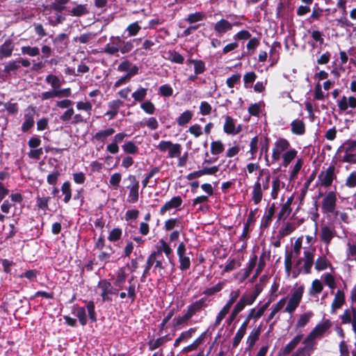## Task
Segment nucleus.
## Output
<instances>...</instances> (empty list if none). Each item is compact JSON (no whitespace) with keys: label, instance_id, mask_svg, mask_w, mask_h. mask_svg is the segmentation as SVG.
<instances>
[{"label":"nucleus","instance_id":"nucleus-1","mask_svg":"<svg viewBox=\"0 0 356 356\" xmlns=\"http://www.w3.org/2000/svg\"><path fill=\"white\" fill-rule=\"evenodd\" d=\"M129 47L124 35H112L109 38V42L104 46L103 51L110 56L118 55V53L125 55L130 53Z\"/></svg>","mask_w":356,"mask_h":356},{"label":"nucleus","instance_id":"nucleus-2","mask_svg":"<svg viewBox=\"0 0 356 356\" xmlns=\"http://www.w3.org/2000/svg\"><path fill=\"white\" fill-rule=\"evenodd\" d=\"M86 312L91 323L97 321V314L95 312V305L92 300L88 301L85 307H80L77 304L72 307V314L78 318L79 323L85 326L88 323Z\"/></svg>","mask_w":356,"mask_h":356},{"label":"nucleus","instance_id":"nucleus-3","mask_svg":"<svg viewBox=\"0 0 356 356\" xmlns=\"http://www.w3.org/2000/svg\"><path fill=\"white\" fill-rule=\"evenodd\" d=\"M240 295V291H232L229 293V299L227 302V303L224 305V307L222 308V309L218 313L215 322L213 323V326L215 327H218L222 319L225 317V316L228 314L229 312L232 305L235 302L236 299L238 298Z\"/></svg>","mask_w":356,"mask_h":356},{"label":"nucleus","instance_id":"nucleus-4","mask_svg":"<svg viewBox=\"0 0 356 356\" xmlns=\"http://www.w3.org/2000/svg\"><path fill=\"white\" fill-rule=\"evenodd\" d=\"M330 326L331 323L328 319L324 320L323 322L317 324L304 339L303 343H310L313 342L316 338L322 336Z\"/></svg>","mask_w":356,"mask_h":356},{"label":"nucleus","instance_id":"nucleus-5","mask_svg":"<svg viewBox=\"0 0 356 356\" xmlns=\"http://www.w3.org/2000/svg\"><path fill=\"white\" fill-rule=\"evenodd\" d=\"M303 292L304 287L302 286H300L294 290L288 301L286 307L284 309V312L291 314L296 310L301 301Z\"/></svg>","mask_w":356,"mask_h":356},{"label":"nucleus","instance_id":"nucleus-6","mask_svg":"<svg viewBox=\"0 0 356 356\" xmlns=\"http://www.w3.org/2000/svg\"><path fill=\"white\" fill-rule=\"evenodd\" d=\"M336 178L335 166L330 165L325 170L319 173L318 181L321 186L327 188L332 185L333 180Z\"/></svg>","mask_w":356,"mask_h":356},{"label":"nucleus","instance_id":"nucleus-7","mask_svg":"<svg viewBox=\"0 0 356 356\" xmlns=\"http://www.w3.org/2000/svg\"><path fill=\"white\" fill-rule=\"evenodd\" d=\"M290 147L289 142L282 138H278L274 143V146L272 150V163L278 161L282 153L286 152Z\"/></svg>","mask_w":356,"mask_h":356},{"label":"nucleus","instance_id":"nucleus-8","mask_svg":"<svg viewBox=\"0 0 356 356\" xmlns=\"http://www.w3.org/2000/svg\"><path fill=\"white\" fill-rule=\"evenodd\" d=\"M336 193L334 191L328 192L322 200V212L323 213H333L336 209Z\"/></svg>","mask_w":356,"mask_h":356},{"label":"nucleus","instance_id":"nucleus-9","mask_svg":"<svg viewBox=\"0 0 356 356\" xmlns=\"http://www.w3.org/2000/svg\"><path fill=\"white\" fill-rule=\"evenodd\" d=\"M163 253L165 254L169 263L171 264L172 270L174 266V263L172 261L173 256L172 250L168 243H167L163 239H161L156 246V250L153 251L151 254L160 257H163Z\"/></svg>","mask_w":356,"mask_h":356},{"label":"nucleus","instance_id":"nucleus-10","mask_svg":"<svg viewBox=\"0 0 356 356\" xmlns=\"http://www.w3.org/2000/svg\"><path fill=\"white\" fill-rule=\"evenodd\" d=\"M99 289H101V297L103 302H111L112 298L110 295L113 294V286L110 282L107 280H101L97 284Z\"/></svg>","mask_w":356,"mask_h":356},{"label":"nucleus","instance_id":"nucleus-11","mask_svg":"<svg viewBox=\"0 0 356 356\" xmlns=\"http://www.w3.org/2000/svg\"><path fill=\"white\" fill-rule=\"evenodd\" d=\"M129 286L125 288L127 293L122 291L119 293L121 299H124L127 297L130 299L131 302H134L136 298L137 286L136 283L134 282V277L131 276L128 280Z\"/></svg>","mask_w":356,"mask_h":356},{"label":"nucleus","instance_id":"nucleus-12","mask_svg":"<svg viewBox=\"0 0 356 356\" xmlns=\"http://www.w3.org/2000/svg\"><path fill=\"white\" fill-rule=\"evenodd\" d=\"M210 300L207 297H202L187 307V312L193 317L197 312L209 306Z\"/></svg>","mask_w":356,"mask_h":356},{"label":"nucleus","instance_id":"nucleus-13","mask_svg":"<svg viewBox=\"0 0 356 356\" xmlns=\"http://www.w3.org/2000/svg\"><path fill=\"white\" fill-rule=\"evenodd\" d=\"M213 28L216 35L218 37H221L232 30V24H231V22L228 20L222 18L213 24Z\"/></svg>","mask_w":356,"mask_h":356},{"label":"nucleus","instance_id":"nucleus-14","mask_svg":"<svg viewBox=\"0 0 356 356\" xmlns=\"http://www.w3.org/2000/svg\"><path fill=\"white\" fill-rule=\"evenodd\" d=\"M117 70L121 72H127L126 75L133 77L138 74L139 68L129 60H124L118 65Z\"/></svg>","mask_w":356,"mask_h":356},{"label":"nucleus","instance_id":"nucleus-15","mask_svg":"<svg viewBox=\"0 0 356 356\" xmlns=\"http://www.w3.org/2000/svg\"><path fill=\"white\" fill-rule=\"evenodd\" d=\"M251 319H252V315H251V314H248V316H246L245 321L243 322L241 327L237 330V332L233 339V341H232V347L233 348H236L239 345L241 339H243V337H244V335L245 334L247 327H248Z\"/></svg>","mask_w":356,"mask_h":356},{"label":"nucleus","instance_id":"nucleus-16","mask_svg":"<svg viewBox=\"0 0 356 356\" xmlns=\"http://www.w3.org/2000/svg\"><path fill=\"white\" fill-rule=\"evenodd\" d=\"M223 131L227 134L235 136L241 131V128L240 125L236 127L234 120L231 116L226 115Z\"/></svg>","mask_w":356,"mask_h":356},{"label":"nucleus","instance_id":"nucleus-17","mask_svg":"<svg viewBox=\"0 0 356 356\" xmlns=\"http://www.w3.org/2000/svg\"><path fill=\"white\" fill-rule=\"evenodd\" d=\"M34 115L35 111L33 108L26 111L24 115V122L21 127V129L24 133L27 132L34 126Z\"/></svg>","mask_w":356,"mask_h":356},{"label":"nucleus","instance_id":"nucleus-18","mask_svg":"<svg viewBox=\"0 0 356 356\" xmlns=\"http://www.w3.org/2000/svg\"><path fill=\"white\" fill-rule=\"evenodd\" d=\"M75 5L71 9H67V13L69 15L72 17H81L89 13V7L88 4H76L75 2L72 3Z\"/></svg>","mask_w":356,"mask_h":356},{"label":"nucleus","instance_id":"nucleus-19","mask_svg":"<svg viewBox=\"0 0 356 356\" xmlns=\"http://www.w3.org/2000/svg\"><path fill=\"white\" fill-rule=\"evenodd\" d=\"M154 258V271H158L159 275L161 277L163 278L166 276L167 272H166V266L167 263L165 261V259L163 257H160L156 255H153Z\"/></svg>","mask_w":356,"mask_h":356},{"label":"nucleus","instance_id":"nucleus-20","mask_svg":"<svg viewBox=\"0 0 356 356\" xmlns=\"http://www.w3.org/2000/svg\"><path fill=\"white\" fill-rule=\"evenodd\" d=\"M130 179L136 183H134V185H129L127 186L129 191L127 201L131 203H136L138 200L139 196V181L133 177Z\"/></svg>","mask_w":356,"mask_h":356},{"label":"nucleus","instance_id":"nucleus-21","mask_svg":"<svg viewBox=\"0 0 356 356\" xmlns=\"http://www.w3.org/2000/svg\"><path fill=\"white\" fill-rule=\"evenodd\" d=\"M182 204V199L180 196H175L170 201H168L161 208L160 213L164 214L165 212L179 207Z\"/></svg>","mask_w":356,"mask_h":356},{"label":"nucleus","instance_id":"nucleus-22","mask_svg":"<svg viewBox=\"0 0 356 356\" xmlns=\"http://www.w3.org/2000/svg\"><path fill=\"white\" fill-rule=\"evenodd\" d=\"M14 43L12 40L7 39L0 46V59L10 57L14 50Z\"/></svg>","mask_w":356,"mask_h":356},{"label":"nucleus","instance_id":"nucleus-23","mask_svg":"<svg viewBox=\"0 0 356 356\" xmlns=\"http://www.w3.org/2000/svg\"><path fill=\"white\" fill-rule=\"evenodd\" d=\"M335 231L328 226H323L321 229L320 238L322 242L327 246L334 236Z\"/></svg>","mask_w":356,"mask_h":356},{"label":"nucleus","instance_id":"nucleus-24","mask_svg":"<svg viewBox=\"0 0 356 356\" xmlns=\"http://www.w3.org/2000/svg\"><path fill=\"white\" fill-rule=\"evenodd\" d=\"M141 29L142 27L139 24V22L136 21L129 24L122 35H124L125 38L128 39L129 38L136 36Z\"/></svg>","mask_w":356,"mask_h":356},{"label":"nucleus","instance_id":"nucleus-25","mask_svg":"<svg viewBox=\"0 0 356 356\" xmlns=\"http://www.w3.org/2000/svg\"><path fill=\"white\" fill-rule=\"evenodd\" d=\"M127 274L123 268H120L116 273V278L113 282L114 286L116 287V291H120L124 287V283Z\"/></svg>","mask_w":356,"mask_h":356},{"label":"nucleus","instance_id":"nucleus-26","mask_svg":"<svg viewBox=\"0 0 356 356\" xmlns=\"http://www.w3.org/2000/svg\"><path fill=\"white\" fill-rule=\"evenodd\" d=\"M163 58L173 63L183 64L184 57L175 50H169L165 53Z\"/></svg>","mask_w":356,"mask_h":356},{"label":"nucleus","instance_id":"nucleus-27","mask_svg":"<svg viewBox=\"0 0 356 356\" xmlns=\"http://www.w3.org/2000/svg\"><path fill=\"white\" fill-rule=\"evenodd\" d=\"M261 188V184L259 181V177L258 180L254 183L252 191V199L254 204H258L262 200L263 193Z\"/></svg>","mask_w":356,"mask_h":356},{"label":"nucleus","instance_id":"nucleus-28","mask_svg":"<svg viewBox=\"0 0 356 356\" xmlns=\"http://www.w3.org/2000/svg\"><path fill=\"white\" fill-rule=\"evenodd\" d=\"M302 334L296 335L289 343H288L282 349V355L286 356L289 355L299 344L302 339Z\"/></svg>","mask_w":356,"mask_h":356},{"label":"nucleus","instance_id":"nucleus-29","mask_svg":"<svg viewBox=\"0 0 356 356\" xmlns=\"http://www.w3.org/2000/svg\"><path fill=\"white\" fill-rule=\"evenodd\" d=\"M123 105V102L120 99L113 100L108 103L109 110L105 113L109 116V119H113L118 114L120 107Z\"/></svg>","mask_w":356,"mask_h":356},{"label":"nucleus","instance_id":"nucleus-30","mask_svg":"<svg viewBox=\"0 0 356 356\" xmlns=\"http://www.w3.org/2000/svg\"><path fill=\"white\" fill-rule=\"evenodd\" d=\"M171 338L168 335H165L161 337H159L156 340H149L147 342V345L149 346V350L153 351L160 346H163L168 341H170Z\"/></svg>","mask_w":356,"mask_h":356},{"label":"nucleus","instance_id":"nucleus-31","mask_svg":"<svg viewBox=\"0 0 356 356\" xmlns=\"http://www.w3.org/2000/svg\"><path fill=\"white\" fill-rule=\"evenodd\" d=\"M67 35L65 33H60L53 39V43L58 52H62L67 47L66 40Z\"/></svg>","mask_w":356,"mask_h":356},{"label":"nucleus","instance_id":"nucleus-32","mask_svg":"<svg viewBox=\"0 0 356 356\" xmlns=\"http://www.w3.org/2000/svg\"><path fill=\"white\" fill-rule=\"evenodd\" d=\"M115 129L113 128H108L106 129L100 130L97 131L93 136V139L101 142L104 143L106 138L113 135L115 133Z\"/></svg>","mask_w":356,"mask_h":356},{"label":"nucleus","instance_id":"nucleus-33","mask_svg":"<svg viewBox=\"0 0 356 356\" xmlns=\"http://www.w3.org/2000/svg\"><path fill=\"white\" fill-rule=\"evenodd\" d=\"M206 336L207 331L202 333V334L199 337H197L192 343L184 347L182 349V353H189L196 350L197 347L204 342Z\"/></svg>","mask_w":356,"mask_h":356},{"label":"nucleus","instance_id":"nucleus-34","mask_svg":"<svg viewBox=\"0 0 356 356\" xmlns=\"http://www.w3.org/2000/svg\"><path fill=\"white\" fill-rule=\"evenodd\" d=\"M47 19L50 26H56L63 24L66 20V17L62 14V12L55 11V13L49 16Z\"/></svg>","mask_w":356,"mask_h":356},{"label":"nucleus","instance_id":"nucleus-35","mask_svg":"<svg viewBox=\"0 0 356 356\" xmlns=\"http://www.w3.org/2000/svg\"><path fill=\"white\" fill-rule=\"evenodd\" d=\"M345 301L344 293L342 291L338 290L335 293L334 300L332 303V313H334L337 309L340 308Z\"/></svg>","mask_w":356,"mask_h":356},{"label":"nucleus","instance_id":"nucleus-36","mask_svg":"<svg viewBox=\"0 0 356 356\" xmlns=\"http://www.w3.org/2000/svg\"><path fill=\"white\" fill-rule=\"evenodd\" d=\"M187 62L194 66V72L196 74H203L206 70V64L202 60L188 58Z\"/></svg>","mask_w":356,"mask_h":356},{"label":"nucleus","instance_id":"nucleus-37","mask_svg":"<svg viewBox=\"0 0 356 356\" xmlns=\"http://www.w3.org/2000/svg\"><path fill=\"white\" fill-rule=\"evenodd\" d=\"M196 332V327H191L187 331H184L180 334L178 338L176 339L174 343V346L177 347L180 343L188 340L193 334Z\"/></svg>","mask_w":356,"mask_h":356},{"label":"nucleus","instance_id":"nucleus-38","mask_svg":"<svg viewBox=\"0 0 356 356\" xmlns=\"http://www.w3.org/2000/svg\"><path fill=\"white\" fill-rule=\"evenodd\" d=\"M298 152L295 149H287L282 154V165L286 168L296 157Z\"/></svg>","mask_w":356,"mask_h":356},{"label":"nucleus","instance_id":"nucleus-39","mask_svg":"<svg viewBox=\"0 0 356 356\" xmlns=\"http://www.w3.org/2000/svg\"><path fill=\"white\" fill-rule=\"evenodd\" d=\"M122 149L125 154H136L138 152V147L132 140L125 141L122 145Z\"/></svg>","mask_w":356,"mask_h":356},{"label":"nucleus","instance_id":"nucleus-40","mask_svg":"<svg viewBox=\"0 0 356 356\" xmlns=\"http://www.w3.org/2000/svg\"><path fill=\"white\" fill-rule=\"evenodd\" d=\"M291 131L296 135H302L305 132V124L302 120H295L291 124Z\"/></svg>","mask_w":356,"mask_h":356},{"label":"nucleus","instance_id":"nucleus-41","mask_svg":"<svg viewBox=\"0 0 356 356\" xmlns=\"http://www.w3.org/2000/svg\"><path fill=\"white\" fill-rule=\"evenodd\" d=\"M275 213V206L273 204L268 210V211L264 215L261 221V227L264 228L268 227L272 220V218Z\"/></svg>","mask_w":356,"mask_h":356},{"label":"nucleus","instance_id":"nucleus-42","mask_svg":"<svg viewBox=\"0 0 356 356\" xmlns=\"http://www.w3.org/2000/svg\"><path fill=\"white\" fill-rule=\"evenodd\" d=\"M51 197L49 196H42L40 197L39 195L36 197V207L44 211V213H46V211L49 209V202Z\"/></svg>","mask_w":356,"mask_h":356},{"label":"nucleus","instance_id":"nucleus-43","mask_svg":"<svg viewBox=\"0 0 356 356\" xmlns=\"http://www.w3.org/2000/svg\"><path fill=\"white\" fill-rule=\"evenodd\" d=\"M192 118L193 112L186 110L177 118V123L179 126L183 127L188 124L191 120Z\"/></svg>","mask_w":356,"mask_h":356},{"label":"nucleus","instance_id":"nucleus-44","mask_svg":"<svg viewBox=\"0 0 356 356\" xmlns=\"http://www.w3.org/2000/svg\"><path fill=\"white\" fill-rule=\"evenodd\" d=\"M70 1V0H54L51 5V8L54 11H67V7L66 4L69 3Z\"/></svg>","mask_w":356,"mask_h":356},{"label":"nucleus","instance_id":"nucleus-45","mask_svg":"<svg viewBox=\"0 0 356 356\" xmlns=\"http://www.w3.org/2000/svg\"><path fill=\"white\" fill-rule=\"evenodd\" d=\"M147 93V88L139 87L132 93L131 97L134 98L135 102H142L145 99Z\"/></svg>","mask_w":356,"mask_h":356},{"label":"nucleus","instance_id":"nucleus-46","mask_svg":"<svg viewBox=\"0 0 356 356\" xmlns=\"http://www.w3.org/2000/svg\"><path fill=\"white\" fill-rule=\"evenodd\" d=\"M225 286V282H218L217 284L212 287L207 288L205 289L202 294H204L206 296H211L214 294H216L218 292H220Z\"/></svg>","mask_w":356,"mask_h":356},{"label":"nucleus","instance_id":"nucleus-47","mask_svg":"<svg viewBox=\"0 0 356 356\" xmlns=\"http://www.w3.org/2000/svg\"><path fill=\"white\" fill-rule=\"evenodd\" d=\"M307 344V345L305 346L298 348L293 356H310L311 352L313 349L314 343L312 342Z\"/></svg>","mask_w":356,"mask_h":356},{"label":"nucleus","instance_id":"nucleus-48","mask_svg":"<svg viewBox=\"0 0 356 356\" xmlns=\"http://www.w3.org/2000/svg\"><path fill=\"white\" fill-rule=\"evenodd\" d=\"M45 81L54 89H58L62 85L60 79L57 76L51 74L46 76Z\"/></svg>","mask_w":356,"mask_h":356},{"label":"nucleus","instance_id":"nucleus-49","mask_svg":"<svg viewBox=\"0 0 356 356\" xmlns=\"http://www.w3.org/2000/svg\"><path fill=\"white\" fill-rule=\"evenodd\" d=\"M257 262V255H253L248 261V268L244 270L242 276L243 280H245L250 276L253 268L256 266Z\"/></svg>","mask_w":356,"mask_h":356},{"label":"nucleus","instance_id":"nucleus-50","mask_svg":"<svg viewBox=\"0 0 356 356\" xmlns=\"http://www.w3.org/2000/svg\"><path fill=\"white\" fill-rule=\"evenodd\" d=\"M259 336V330H252L246 341V343L248 347L246 348L247 350H250L255 344L256 341L258 340Z\"/></svg>","mask_w":356,"mask_h":356},{"label":"nucleus","instance_id":"nucleus-51","mask_svg":"<svg viewBox=\"0 0 356 356\" xmlns=\"http://www.w3.org/2000/svg\"><path fill=\"white\" fill-rule=\"evenodd\" d=\"M141 109L148 115H154L156 112V107L150 100H146L140 104Z\"/></svg>","mask_w":356,"mask_h":356},{"label":"nucleus","instance_id":"nucleus-52","mask_svg":"<svg viewBox=\"0 0 356 356\" xmlns=\"http://www.w3.org/2000/svg\"><path fill=\"white\" fill-rule=\"evenodd\" d=\"M204 18L205 14L204 13L195 12L194 13L189 14L185 20L190 24H194L197 22L202 21Z\"/></svg>","mask_w":356,"mask_h":356},{"label":"nucleus","instance_id":"nucleus-53","mask_svg":"<svg viewBox=\"0 0 356 356\" xmlns=\"http://www.w3.org/2000/svg\"><path fill=\"white\" fill-rule=\"evenodd\" d=\"M19 68V63L17 60H10L6 63L3 70L7 74H10L12 72H15Z\"/></svg>","mask_w":356,"mask_h":356},{"label":"nucleus","instance_id":"nucleus-54","mask_svg":"<svg viewBox=\"0 0 356 356\" xmlns=\"http://www.w3.org/2000/svg\"><path fill=\"white\" fill-rule=\"evenodd\" d=\"M312 316L313 313L312 312H308L300 315L299 319L296 323V327L298 328L305 327L309 323Z\"/></svg>","mask_w":356,"mask_h":356},{"label":"nucleus","instance_id":"nucleus-55","mask_svg":"<svg viewBox=\"0 0 356 356\" xmlns=\"http://www.w3.org/2000/svg\"><path fill=\"white\" fill-rule=\"evenodd\" d=\"M282 182L278 177H275L273 179L272 181V191H271V197L273 200L277 198L278 193L281 188Z\"/></svg>","mask_w":356,"mask_h":356},{"label":"nucleus","instance_id":"nucleus-56","mask_svg":"<svg viewBox=\"0 0 356 356\" xmlns=\"http://www.w3.org/2000/svg\"><path fill=\"white\" fill-rule=\"evenodd\" d=\"M296 229V226L292 222H286L279 230V234L281 236H286L292 233Z\"/></svg>","mask_w":356,"mask_h":356},{"label":"nucleus","instance_id":"nucleus-57","mask_svg":"<svg viewBox=\"0 0 356 356\" xmlns=\"http://www.w3.org/2000/svg\"><path fill=\"white\" fill-rule=\"evenodd\" d=\"M225 147L220 140L213 141L211 143V153L213 155L221 154L224 151Z\"/></svg>","mask_w":356,"mask_h":356},{"label":"nucleus","instance_id":"nucleus-58","mask_svg":"<svg viewBox=\"0 0 356 356\" xmlns=\"http://www.w3.org/2000/svg\"><path fill=\"white\" fill-rule=\"evenodd\" d=\"M179 262V269L182 271H185L190 268L191 267V259L188 256L186 255H180L178 256Z\"/></svg>","mask_w":356,"mask_h":356},{"label":"nucleus","instance_id":"nucleus-59","mask_svg":"<svg viewBox=\"0 0 356 356\" xmlns=\"http://www.w3.org/2000/svg\"><path fill=\"white\" fill-rule=\"evenodd\" d=\"M22 53L29 56H37L40 54V50L37 47L24 46L21 48Z\"/></svg>","mask_w":356,"mask_h":356},{"label":"nucleus","instance_id":"nucleus-60","mask_svg":"<svg viewBox=\"0 0 356 356\" xmlns=\"http://www.w3.org/2000/svg\"><path fill=\"white\" fill-rule=\"evenodd\" d=\"M158 93L161 97H169L172 95L173 89L170 84H163L159 87Z\"/></svg>","mask_w":356,"mask_h":356},{"label":"nucleus","instance_id":"nucleus-61","mask_svg":"<svg viewBox=\"0 0 356 356\" xmlns=\"http://www.w3.org/2000/svg\"><path fill=\"white\" fill-rule=\"evenodd\" d=\"M61 191L65 195L63 201L68 203L72 197V193L70 188V184L69 181H65L61 186Z\"/></svg>","mask_w":356,"mask_h":356},{"label":"nucleus","instance_id":"nucleus-62","mask_svg":"<svg viewBox=\"0 0 356 356\" xmlns=\"http://www.w3.org/2000/svg\"><path fill=\"white\" fill-rule=\"evenodd\" d=\"M323 290V284L318 280H314L312 282V286L309 289V294L311 296H316L320 293Z\"/></svg>","mask_w":356,"mask_h":356},{"label":"nucleus","instance_id":"nucleus-63","mask_svg":"<svg viewBox=\"0 0 356 356\" xmlns=\"http://www.w3.org/2000/svg\"><path fill=\"white\" fill-rule=\"evenodd\" d=\"M315 269L318 271L325 270L328 266V261L325 257H319L315 262Z\"/></svg>","mask_w":356,"mask_h":356},{"label":"nucleus","instance_id":"nucleus-64","mask_svg":"<svg viewBox=\"0 0 356 356\" xmlns=\"http://www.w3.org/2000/svg\"><path fill=\"white\" fill-rule=\"evenodd\" d=\"M122 234V231L120 228H114L109 232L108 239L111 242H116L120 239Z\"/></svg>","mask_w":356,"mask_h":356}]
</instances>
